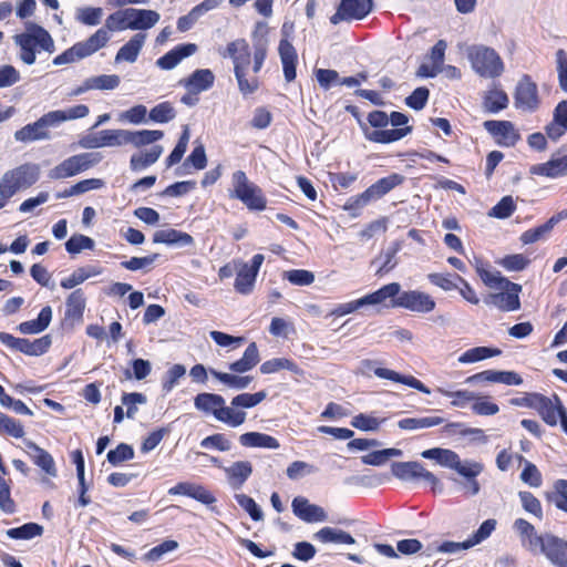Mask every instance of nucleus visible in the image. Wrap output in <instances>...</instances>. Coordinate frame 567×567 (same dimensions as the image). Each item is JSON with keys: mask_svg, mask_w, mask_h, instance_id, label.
I'll return each instance as SVG.
<instances>
[{"mask_svg": "<svg viewBox=\"0 0 567 567\" xmlns=\"http://www.w3.org/2000/svg\"><path fill=\"white\" fill-rule=\"evenodd\" d=\"M281 370H288L296 375H303V371L299 365L288 358H274L265 361L260 365V372L262 374H271Z\"/></svg>", "mask_w": 567, "mask_h": 567, "instance_id": "41", "label": "nucleus"}, {"mask_svg": "<svg viewBox=\"0 0 567 567\" xmlns=\"http://www.w3.org/2000/svg\"><path fill=\"white\" fill-rule=\"evenodd\" d=\"M101 133V141L103 147L105 146H122L128 144L127 130H103Z\"/></svg>", "mask_w": 567, "mask_h": 567, "instance_id": "56", "label": "nucleus"}, {"mask_svg": "<svg viewBox=\"0 0 567 567\" xmlns=\"http://www.w3.org/2000/svg\"><path fill=\"white\" fill-rule=\"evenodd\" d=\"M499 292L489 295V302L502 311H516L520 309L519 293L522 286L507 281L499 289Z\"/></svg>", "mask_w": 567, "mask_h": 567, "instance_id": "10", "label": "nucleus"}, {"mask_svg": "<svg viewBox=\"0 0 567 567\" xmlns=\"http://www.w3.org/2000/svg\"><path fill=\"white\" fill-rule=\"evenodd\" d=\"M24 445L29 450L28 454L32 462L39 466L48 476L56 477L58 470L52 455L30 440H25Z\"/></svg>", "mask_w": 567, "mask_h": 567, "instance_id": "19", "label": "nucleus"}, {"mask_svg": "<svg viewBox=\"0 0 567 567\" xmlns=\"http://www.w3.org/2000/svg\"><path fill=\"white\" fill-rule=\"evenodd\" d=\"M291 508L293 514L306 523H321L328 519V514L321 506L311 504L302 496L292 499Z\"/></svg>", "mask_w": 567, "mask_h": 567, "instance_id": "15", "label": "nucleus"}, {"mask_svg": "<svg viewBox=\"0 0 567 567\" xmlns=\"http://www.w3.org/2000/svg\"><path fill=\"white\" fill-rule=\"evenodd\" d=\"M121 79L116 74H102L86 79V87L92 90H114L120 85Z\"/></svg>", "mask_w": 567, "mask_h": 567, "instance_id": "55", "label": "nucleus"}, {"mask_svg": "<svg viewBox=\"0 0 567 567\" xmlns=\"http://www.w3.org/2000/svg\"><path fill=\"white\" fill-rule=\"evenodd\" d=\"M361 367H362V370L365 371V370H371L374 372V374L380 378V379H386V380H391V381H394V382H399V383H402V384H405L408 386H411L424 394H430L431 391L427 386H425L420 380H417L416 378L412 377V375H402L398 372H395L394 370H390V369H386V368H379V367H375V363L374 361L372 360H363L361 362Z\"/></svg>", "mask_w": 567, "mask_h": 567, "instance_id": "12", "label": "nucleus"}, {"mask_svg": "<svg viewBox=\"0 0 567 567\" xmlns=\"http://www.w3.org/2000/svg\"><path fill=\"white\" fill-rule=\"evenodd\" d=\"M153 243L165 244L168 246L186 247L194 245V238L187 233L168 228L155 231L153 236Z\"/></svg>", "mask_w": 567, "mask_h": 567, "instance_id": "26", "label": "nucleus"}, {"mask_svg": "<svg viewBox=\"0 0 567 567\" xmlns=\"http://www.w3.org/2000/svg\"><path fill=\"white\" fill-rule=\"evenodd\" d=\"M398 308H404L410 311L427 313L435 308V301L423 291L409 290L400 291V296L394 302Z\"/></svg>", "mask_w": 567, "mask_h": 567, "instance_id": "11", "label": "nucleus"}, {"mask_svg": "<svg viewBox=\"0 0 567 567\" xmlns=\"http://www.w3.org/2000/svg\"><path fill=\"white\" fill-rule=\"evenodd\" d=\"M147 34L143 32L135 33L124 45H122L114 59L115 63H134L137 61L141 51L143 50Z\"/></svg>", "mask_w": 567, "mask_h": 567, "instance_id": "20", "label": "nucleus"}, {"mask_svg": "<svg viewBox=\"0 0 567 567\" xmlns=\"http://www.w3.org/2000/svg\"><path fill=\"white\" fill-rule=\"evenodd\" d=\"M215 74L209 69H197L189 76L182 79L179 85L188 93H203L213 87Z\"/></svg>", "mask_w": 567, "mask_h": 567, "instance_id": "17", "label": "nucleus"}, {"mask_svg": "<svg viewBox=\"0 0 567 567\" xmlns=\"http://www.w3.org/2000/svg\"><path fill=\"white\" fill-rule=\"evenodd\" d=\"M209 373L219 382L234 390H244L248 388L252 381V377L250 375H236L231 373L219 372L215 369H209Z\"/></svg>", "mask_w": 567, "mask_h": 567, "instance_id": "44", "label": "nucleus"}, {"mask_svg": "<svg viewBox=\"0 0 567 567\" xmlns=\"http://www.w3.org/2000/svg\"><path fill=\"white\" fill-rule=\"evenodd\" d=\"M227 54L234 62L235 71L248 70L250 51L246 40L238 39L227 45Z\"/></svg>", "mask_w": 567, "mask_h": 567, "instance_id": "25", "label": "nucleus"}, {"mask_svg": "<svg viewBox=\"0 0 567 567\" xmlns=\"http://www.w3.org/2000/svg\"><path fill=\"white\" fill-rule=\"evenodd\" d=\"M163 153V146L154 145L150 150L141 151L131 156L130 167L134 172H141L158 161Z\"/></svg>", "mask_w": 567, "mask_h": 567, "instance_id": "29", "label": "nucleus"}, {"mask_svg": "<svg viewBox=\"0 0 567 567\" xmlns=\"http://www.w3.org/2000/svg\"><path fill=\"white\" fill-rule=\"evenodd\" d=\"M50 346L51 338L49 336H43L33 341L20 338L17 351H20L28 355H41L48 351Z\"/></svg>", "mask_w": 567, "mask_h": 567, "instance_id": "46", "label": "nucleus"}, {"mask_svg": "<svg viewBox=\"0 0 567 567\" xmlns=\"http://www.w3.org/2000/svg\"><path fill=\"white\" fill-rule=\"evenodd\" d=\"M127 27L130 30H147L161 19L157 11L147 9L126 8Z\"/></svg>", "mask_w": 567, "mask_h": 567, "instance_id": "18", "label": "nucleus"}, {"mask_svg": "<svg viewBox=\"0 0 567 567\" xmlns=\"http://www.w3.org/2000/svg\"><path fill=\"white\" fill-rule=\"evenodd\" d=\"M111 37L112 35L107 33V30L101 27L86 40L80 41L79 44L87 58L93 55L99 50L105 48L110 42Z\"/></svg>", "mask_w": 567, "mask_h": 567, "instance_id": "39", "label": "nucleus"}, {"mask_svg": "<svg viewBox=\"0 0 567 567\" xmlns=\"http://www.w3.org/2000/svg\"><path fill=\"white\" fill-rule=\"evenodd\" d=\"M466 55L472 69L482 78L495 79L504 72V63L498 53L485 45H471Z\"/></svg>", "mask_w": 567, "mask_h": 567, "instance_id": "4", "label": "nucleus"}, {"mask_svg": "<svg viewBox=\"0 0 567 567\" xmlns=\"http://www.w3.org/2000/svg\"><path fill=\"white\" fill-rule=\"evenodd\" d=\"M544 422L554 426L558 423V417L565 410L558 396L547 398L540 394L537 406L535 409Z\"/></svg>", "mask_w": 567, "mask_h": 567, "instance_id": "21", "label": "nucleus"}, {"mask_svg": "<svg viewBox=\"0 0 567 567\" xmlns=\"http://www.w3.org/2000/svg\"><path fill=\"white\" fill-rule=\"evenodd\" d=\"M239 443L245 447H262L276 450L280 446L278 440L260 432H247L239 436Z\"/></svg>", "mask_w": 567, "mask_h": 567, "instance_id": "33", "label": "nucleus"}, {"mask_svg": "<svg viewBox=\"0 0 567 567\" xmlns=\"http://www.w3.org/2000/svg\"><path fill=\"white\" fill-rule=\"evenodd\" d=\"M175 116L176 111L169 102H162L155 105L148 113L150 121L162 124L171 122Z\"/></svg>", "mask_w": 567, "mask_h": 567, "instance_id": "54", "label": "nucleus"}, {"mask_svg": "<svg viewBox=\"0 0 567 567\" xmlns=\"http://www.w3.org/2000/svg\"><path fill=\"white\" fill-rule=\"evenodd\" d=\"M164 136V132L159 130H142V131H128V144L135 147H142L145 145L153 144Z\"/></svg>", "mask_w": 567, "mask_h": 567, "instance_id": "49", "label": "nucleus"}, {"mask_svg": "<svg viewBox=\"0 0 567 567\" xmlns=\"http://www.w3.org/2000/svg\"><path fill=\"white\" fill-rule=\"evenodd\" d=\"M532 173L546 177H558L567 174V155L532 167Z\"/></svg>", "mask_w": 567, "mask_h": 567, "instance_id": "35", "label": "nucleus"}, {"mask_svg": "<svg viewBox=\"0 0 567 567\" xmlns=\"http://www.w3.org/2000/svg\"><path fill=\"white\" fill-rule=\"evenodd\" d=\"M372 7V0H341L330 21L339 24L342 21L361 20L371 12Z\"/></svg>", "mask_w": 567, "mask_h": 567, "instance_id": "9", "label": "nucleus"}, {"mask_svg": "<svg viewBox=\"0 0 567 567\" xmlns=\"http://www.w3.org/2000/svg\"><path fill=\"white\" fill-rule=\"evenodd\" d=\"M516 205L512 196L503 197L488 213L491 217L505 219L508 218L515 210Z\"/></svg>", "mask_w": 567, "mask_h": 567, "instance_id": "63", "label": "nucleus"}, {"mask_svg": "<svg viewBox=\"0 0 567 567\" xmlns=\"http://www.w3.org/2000/svg\"><path fill=\"white\" fill-rule=\"evenodd\" d=\"M40 173V166L34 163H24L6 171L0 177V196L9 202L17 193L33 186Z\"/></svg>", "mask_w": 567, "mask_h": 567, "instance_id": "2", "label": "nucleus"}, {"mask_svg": "<svg viewBox=\"0 0 567 567\" xmlns=\"http://www.w3.org/2000/svg\"><path fill=\"white\" fill-rule=\"evenodd\" d=\"M43 527L35 523H27L20 527L10 528L6 532L7 536L12 539H31L41 536Z\"/></svg>", "mask_w": 567, "mask_h": 567, "instance_id": "53", "label": "nucleus"}, {"mask_svg": "<svg viewBox=\"0 0 567 567\" xmlns=\"http://www.w3.org/2000/svg\"><path fill=\"white\" fill-rule=\"evenodd\" d=\"M52 319V309L50 306L43 307L37 319L21 322L18 327L23 334L40 333L48 328Z\"/></svg>", "mask_w": 567, "mask_h": 567, "instance_id": "36", "label": "nucleus"}, {"mask_svg": "<svg viewBox=\"0 0 567 567\" xmlns=\"http://www.w3.org/2000/svg\"><path fill=\"white\" fill-rule=\"evenodd\" d=\"M14 138L20 142H33L50 138L49 132L45 130L42 120L39 118L34 123L28 124L14 133Z\"/></svg>", "mask_w": 567, "mask_h": 567, "instance_id": "40", "label": "nucleus"}, {"mask_svg": "<svg viewBox=\"0 0 567 567\" xmlns=\"http://www.w3.org/2000/svg\"><path fill=\"white\" fill-rule=\"evenodd\" d=\"M383 422L384 419L380 420L371 414L360 413L352 417L351 425L361 431H377Z\"/></svg>", "mask_w": 567, "mask_h": 567, "instance_id": "60", "label": "nucleus"}, {"mask_svg": "<svg viewBox=\"0 0 567 567\" xmlns=\"http://www.w3.org/2000/svg\"><path fill=\"white\" fill-rule=\"evenodd\" d=\"M127 24V14L126 9L117 10L114 13L110 14L104 22L103 29L107 30V33L111 34L114 31H123L128 29Z\"/></svg>", "mask_w": 567, "mask_h": 567, "instance_id": "58", "label": "nucleus"}, {"mask_svg": "<svg viewBox=\"0 0 567 567\" xmlns=\"http://www.w3.org/2000/svg\"><path fill=\"white\" fill-rule=\"evenodd\" d=\"M401 285L398 282L388 284L377 291L363 296L365 306H378L390 301L389 306L398 308L394 305L395 299L400 296Z\"/></svg>", "mask_w": 567, "mask_h": 567, "instance_id": "22", "label": "nucleus"}, {"mask_svg": "<svg viewBox=\"0 0 567 567\" xmlns=\"http://www.w3.org/2000/svg\"><path fill=\"white\" fill-rule=\"evenodd\" d=\"M555 55L559 87L567 93V51L559 49Z\"/></svg>", "mask_w": 567, "mask_h": 567, "instance_id": "64", "label": "nucleus"}, {"mask_svg": "<svg viewBox=\"0 0 567 567\" xmlns=\"http://www.w3.org/2000/svg\"><path fill=\"white\" fill-rule=\"evenodd\" d=\"M256 271L248 268V264H240V267L237 271V277L235 280V289L243 295H247L252 291L254 285L257 277Z\"/></svg>", "mask_w": 567, "mask_h": 567, "instance_id": "45", "label": "nucleus"}, {"mask_svg": "<svg viewBox=\"0 0 567 567\" xmlns=\"http://www.w3.org/2000/svg\"><path fill=\"white\" fill-rule=\"evenodd\" d=\"M392 474L401 481L423 480L431 485L434 493H443L441 481L419 462H395L391 466Z\"/></svg>", "mask_w": 567, "mask_h": 567, "instance_id": "7", "label": "nucleus"}, {"mask_svg": "<svg viewBox=\"0 0 567 567\" xmlns=\"http://www.w3.org/2000/svg\"><path fill=\"white\" fill-rule=\"evenodd\" d=\"M508 105L507 94L499 89H493L487 92L484 100V107L489 113H497Z\"/></svg>", "mask_w": 567, "mask_h": 567, "instance_id": "52", "label": "nucleus"}, {"mask_svg": "<svg viewBox=\"0 0 567 567\" xmlns=\"http://www.w3.org/2000/svg\"><path fill=\"white\" fill-rule=\"evenodd\" d=\"M278 51L282 63L285 79L287 82H291L296 79V49L287 39H282L279 43Z\"/></svg>", "mask_w": 567, "mask_h": 567, "instance_id": "27", "label": "nucleus"}, {"mask_svg": "<svg viewBox=\"0 0 567 567\" xmlns=\"http://www.w3.org/2000/svg\"><path fill=\"white\" fill-rule=\"evenodd\" d=\"M443 419L440 416L408 417L398 422V426L402 430L415 431L440 425Z\"/></svg>", "mask_w": 567, "mask_h": 567, "instance_id": "50", "label": "nucleus"}, {"mask_svg": "<svg viewBox=\"0 0 567 567\" xmlns=\"http://www.w3.org/2000/svg\"><path fill=\"white\" fill-rule=\"evenodd\" d=\"M102 156L96 153H82L73 155L49 171L50 179H64L96 165Z\"/></svg>", "mask_w": 567, "mask_h": 567, "instance_id": "6", "label": "nucleus"}, {"mask_svg": "<svg viewBox=\"0 0 567 567\" xmlns=\"http://www.w3.org/2000/svg\"><path fill=\"white\" fill-rule=\"evenodd\" d=\"M95 243L92 238L76 234L70 237V239L65 243V249L69 254H80L84 249H93Z\"/></svg>", "mask_w": 567, "mask_h": 567, "instance_id": "59", "label": "nucleus"}, {"mask_svg": "<svg viewBox=\"0 0 567 567\" xmlns=\"http://www.w3.org/2000/svg\"><path fill=\"white\" fill-rule=\"evenodd\" d=\"M403 182V176L391 174L372 184L363 192V197L379 199Z\"/></svg>", "mask_w": 567, "mask_h": 567, "instance_id": "28", "label": "nucleus"}, {"mask_svg": "<svg viewBox=\"0 0 567 567\" xmlns=\"http://www.w3.org/2000/svg\"><path fill=\"white\" fill-rule=\"evenodd\" d=\"M313 539L318 540L322 544H347L352 545L355 543V539L347 532L333 528V527H322L317 533L313 534Z\"/></svg>", "mask_w": 567, "mask_h": 567, "instance_id": "31", "label": "nucleus"}, {"mask_svg": "<svg viewBox=\"0 0 567 567\" xmlns=\"http://www.w3.org/2000/svg\"><path fill=\"white\" fill-rule=\"evenodd\" d=\"M565 219L563 213H558L557 215L549 218L545 224L524 231L520 235V241L524 245L534 244L540 239H543L547 234L551 231L555 225H557L560 220Z\"/></svg>", "mask_w": 567, "mask_h": 567, "instance_id": "34", "label": "nucleus"}, {"mask_svg": "<svg viewBox=\"0 0 567 567\" xmlns=\"http://www.w3.org/2000/svg\"><path fill=\"white\" fill-rule=\"evenodd\" d=\"M247 417V413L239 408V405H234L233 400L230 401V405L223 404L221 410L217 415V421L227 424L230 427H238L245 423Z\"/></svg>", "mask_w": 567, "mask_h": 567, "instance_id": "42", "label": "nucleus"}, {"mask_svg": "<svg viewBox=\"0 0 567 567\" xmlns=\"http://www.w3.org/2000/svg\"><path fill=\"white\" fill-rule=\"evenodd\" d=\"M86 299L82 289L74 290L69 295L65 302V318L80 321L83 318Z\"/></svg>", "mask_w": 567, "mask_h": 567, "instance_id": "37", "label": "nucleus"}, {"mask_svg": "<svg viewBox=\"0 0 567 567\" xmlns=\"http://www.w3.org/2000/svg\"><path fill=\"white\" fill-rule=\"evenodd\" d=\"M436 391L443 396L451 399V405L454 408H466L468 403L476 400V393L468 390L450 391L443 388H437Z\"/></svg>", "mask_w": 567, "mask_h": 567, "instance_id": "51", "label": "nucleus"}, {"mask_svg": "<svg viewBox=\"0 0 567 567\" xmlns=\"http://www.w3.org/2000/svg\"><path fill=\"white\" fill-rule=\"evenodd\" d=\"M14 41L20 47V59L29 65L35 62L37 48L48 52L54 50V41L50 33L32 23L28 24L25 32L16 35Z\"/></svg>", "mask_w": 567, "mask_h": 567, "instance_id": "3", "label": "nucleus"}, {"mask_svg": "<svg viewBox=\"0 0 567 567\" xmlns=\"http://www.w3.org/2000/svg\"><path fill=\"white\" fill-rule=\"evenodd\" d=\"M513 528L520 539L522 546L533 554H538L545 543V535H537L535 527L523 518H517Z\"/></svg>", "mask_w": 567, "mask_h": 567, "instance_id": "14", "label": "nucleus"}, {"mask_svg": "<svg viewBox=\"0 0 567 567\" xmlns=\"http://www.w3.org/2000/svg\"><path fill=\"white\" fill-rule=\"evenodd\" d=\"M260 361L258 347L255 342H251L245 350L243 357L230 363L229 369L237 373H245L255 368Z\"/></svg>", "mask_w": 567, "mask_h": 567, "instance_id": "38", "label": "nucleus"}, {"mask_svg": "<svg viewBox=\"0 0 567 567\" xmlns=\"http://www.w3.org/2000/svg\"><path fill=\"white\" fill-rule=\"evenodd\" d=\"M502 353L499 349L489 347H475L466 350L458 357V362L462 364L475 363L488 358L497 357Z\"/></svg>", "mask_w": 567, "mask_h": 567, "instance_id": "43", "label": "nucleus"}, {"mask_svg": "<svg viewBox=\"0 0 567 567\" xmlns=\"http://www.w3.org/2000/svg\"><path fill=\"white\" fill-rule=\"evenodd\" d=\"M421 456L434 460L443 467L454 470L467 480V484L464 485L466 491L473 496L478 494L480 484L476 481V476L483 471L481 463L471 460L462 461L456 452L441 447L425 450L421 453Z\"/></svg>", "mask_w": 567, "mask_h": 567, "instance_id": "1", "label": "nucleus"}, {"mask_svg": "<svg viewBox=\"0 0 567 567\" xmlns=\"http://www.w3.org/2000/svg\"><path fill=\"white\" fill-rule=\"evenodd\" d=\"M103 13L100 7H79L75 9L74 18L81 24L95 27L101 23Z\"/></svg>", "mask_w": 567, "mask_h": 567, "instance_id": "48", "label": "nucleus"}, {"mask_svg": "<svg viewBox=\"0 0 567 567\" xmlns=\"http://www.w3.org/2000/svg\"><path fill=\"white\" fill-rule=\"evenodd\" d=\"M484 127L502 146H514L520 138L519 133L509 121H486Z\"/></svg>", "mask_w": 567, "mask_h": 567, "instance_id": "13", "label": "nucleus"}, {"mask_svg": "<svg viewBox=\"0 0 567 567\" xmlns=\"http://www.w3.org/2000/svg\"><path fill=\"white\" fill-rule=\"evenodd\" d=\"M229 485L238 489L252 473V465L249 461H237L227 467H223Z\"/></svg>", "mask_w": 567, "mask_h": 567, "instance_id": "24", "label": "nucleus"}, {"mask_svg": "<svg viewBox=\"0 0 567 567\" xmlns=\"http://www.w3.org/2000/svg\"><path fill=\"white\" fill-rule=\"evenodd\" d=\"M540 100L538 89L535 82L528 75H524L517 83L514 93V105L523 112H535L539 106Z\"/></svg>", "mask_w": 567, "mask_h": 567, "instance_id": "8", "label": "nucleus"}, {"mask_svg": "<svg viewBox=\"0 0 567 567\" xmlns=\"http://www.w3.org/2000/svg\"><path fill=\"white\" fill-rule=\"evenodd\" d=\"M411 132L410 126L403 128L375 130L367 134V138L375 143H391L403 138Z\"/></svg>", "mask_w": 567, "mask_h": 567, "instance_id": "47", "label": "nucleus"}, {"mask_svg": "<svg viewBox=\"0 0 567 567\" xmlns=\"http://www.w3.org/2000/svg\"><path fill=\"white\" fill-rule=\"evenodd\" d=\"M0 433L21 439L24 435V429L20 421L0 413Z\"/></svg>", "mask_w": 567, "mask_h": 567, "instance_id": "57", "label": "nucleus"}, {"mask_svg": "<svg viewBox=\"0 0 567 567\" xmlns=\"http://www.w3.org/2000/svg\"><path fill=\"white\" fill-rule=\"evenodd\" d=\"M284 278L295 286H310L315 282V274L306 269L287 270Z\"/></svg>", "mask_w": 567, "mask_h": 567, "instance_id": "62", "label": "nucleus"}, {"mask_svg": "<svg viewBox=\"0 0 567 567\" xmlns=\"http://www.w3.org/2000/svg\"><path fill=\"white\" fill-rule=\"evenodd\" d=\"M476 274L480 276L484 285L491 289H501V287L507 284L508 279L503 277L499 271H492L483 262L482 259L475 258L473 261Z\"/></svg>", "mask_w": 567, "mask_h": 567, "instance_id": "32", "label": "nucleus"}, {"mask_svg": "<svg viewBox=\"0 0 567 567\" xmlns=\"http://www.w3.org/2000/svg\"><path fill=\"white\" fill-rule=\"evenodd\" d=\"M233 189L230 197L239 199L248 209L261 212L266 208L267 199L262 190L250 182L243 171H236L231 176Z\"/></svg>", "mask_w": 567, "mask_h": 567, "instance_id": "5", "label": "nucleus"}, {"mask_svg": "<svg viewBox=\"0 0 567 567\" xmlns=\"http://www.w3.org/2000/svg\"><path fill=\"white\" fill-rule=\"evenodd\" d=\"M225 403V399L215 393H199L194 399V405L197 410L207 414H213L216 420L223 404Z\"/></svg>", "mask_w": 567, "mask_h": 567, "instance_id": "30", "label": "nucleus"}, {"mask_svg": "<svg viewBox=\"0 0 567 567\" xmlns=\"http://www.w3.org/2000/svg\"><path fill=\"white\" fill-rule=\"evenodd\" d=\"M556 567H567V540L546 534L539 550Z\"/></svg>", "mask_w": 567, "mask_h": 567, "instance_id": "16", "label": "nucleus"}, {"mask_svg": "<svg viewBox=\"0 0 567 567\" xmlns=\"http://www.w3.org/2000/svg\"><path fill=\"white\" fill-rule=\"evenodd\" d=\"M529 262L530 260L523 254L507 255L497 261L499 266L508 271H522Z\"/></svg>", "mask_w": 567, "mask_h": 567, "instance_id": "61", "label": "nucleus"}, {"mask_svg": "<svg viewBox=\"0 0 567 567\" xmlns=\"http://www.w3.org/2000/svg\"><path fill=\"white\" fill-rule=\"evenodd\" d=\"M197 51L194 43L179 44L156 61V65L162 70L174 69L182 60L193 55Z\"/></svg>", "mask_w": 567, "mask_h": 567, "instance_id": "23", "label": "nucleus"}]
</instances>
